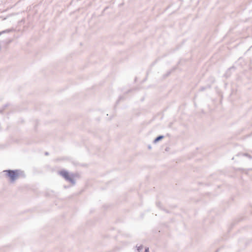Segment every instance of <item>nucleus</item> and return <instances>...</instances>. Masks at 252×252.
Here are the masks:
<instances>
[{
    "label": "nucleus",
    "mask_w": 252,
    "mask_h": 252,
    "mask_svg": "<svg viewBox=\"0 0 252 252\" xmlns=\"http://www.w3.org/2000/svg\"><path fill=\"white\" fill-rule=\"evenodd\" d=\"M59 174L63 177L66 181L69 182L72 185H75V181L74 180V175L73 174L70 175L69 173L65 170L60 171Z\"/></svg>",
    "instance_id": "obj_1"
},
{
    "label": "nucleus",
    "mask_w": 252,
    "mask_h": 252,
    "mask_svg": "<svg viewBox=\"0 0 252 252\" xmlns=\"http://www.w3.org/2000/svg\"><path fill=\"white\" fill-rule=\"evenodd\" d=\"M4 171L7 173L6 175L10 178L11 182H14L18 179L20 171L19 170H7Z\"/></svg>",
    "instance_id": "obj_2"
},
{
    "label": "nucleus",
    "mask_w": 252,
    "mask_h": 252,
    "mask_svg": "<svg viewBox=\"0 0 252 252\" xmlns=\"http://www.w3.org/2000/svg\"><path fill=\"white\" fill-rule=\"evenodd\" d=\"M164 138V136H162V135H159L158 136L154 141V143H157L158 142L159 140H161L162 139H163Z\"/></svg>",
    "instance_id": "obj_3"
},
{
    "label": "nucleus",
    "mask_w": 252,
    "mask_h": 252,
    "mask_svg": "<svg viewBox=\"0 0 252 252\" xmlns=\"http://www.w3.org/2000/svg\"><path fill=\"white\" fill-rule=\"evenodd\" d=\"M239 155H241V154H239L237 155V156H239ZM242 155H243L244 156H246L250 159L252 158V157L250 155H249L248 154H242Z\"/></svg>",
    "instance_id": "obj_4"
},
{
    "label": "nucleus",
    "mask_w": 252,
    "mask_h": 252,
    "mask_svg": "<svg viewBox=\"0 0 252 252\" xmlns=\"http://www.w3.org/2000/svg\"><path fill=\"white\" fill-rule=\"evenodd\" d=\"M137 251L139 252H140L143 249V246L142 245H140L139 247H137Z\"/></svg>",
    "instance_id": "obj_5"
},
{
    "label": "nucleus",
    "mask_w": 252,
    "mask_h": 252,
    "mask_svg": "<svg viewBox=\"0 0 252 252\" xmlns=\"http://www.w3.org/2000/svg\"><path fill=\"white\" fill-rule=\"evenodd\" d=\"M170 73H171V72H170H170H167V74H166V75H164V77H168V76H169V74Z\"/></svg>",
    "instance_id": "obj_6"
},
{
    "label": "nucleus",
    "mask_w": 252,
    "mask_h": 252,
    "mask_svg": "<svg viewBox=\"0 0 252 252\" xmlns=\"http://www.w3.org/2000/svg\"><path fill=\"white\" fill-rule=\"evenodd\" d=\"M144 252H149V248H146Z\"/></svg>",
    "instance_id": "obj_7"
},
{
    "label": "nucleus",
    "mask_w": 252,
    "mask_h": 252,
    "mask_svg": "<svg viewBox=\"0 0 252 252\" xmlns=\"http://www.w3.org/2000/svg\"><path fill=\"white\" fill-rule=\"evenodd\" d=\"M45 154V155H48V152H46Z\"/></svg>",
    "instance_id": "obj_8"
},
{
    "label": "nucleus",
    "mask_w": 252,
    "mask_h": 252,
    "mask_svg": "<svg viewBox=\"0 0 252 252\" xmlns=\"http://www.w3.org/2000/svg\"><path fill=\"white\" fill-rule=\"evenodd\" d=\"M234 69V67H231V68H230V70Z\"/></svg>",
    "instance_id": "obj_9"
},
{
    "label": "nucleus",
    "mask_w": 252,
    "mask_h": 252,
    "mask_svg": "<svg viewBox=\"0 0 252 252\" xmlns=\"http://www.w3.org/2000/svg\"><path fill=\"white\" fill-rule=\"evenodd\" d=\"M2 32H0V35L1 34Z\"/></svg>",
    "instance_id": "obj_10"
},
{
    "label": "nucleus",
    "mask_w": 252,
    "mask_h": 252,
    "mask_svg": "<svg viewBox=\"0 0 252 252\" xmlns=\"http://www.w3.org/2000/svg\"><path fill=\"white\" fill-rule=\"evenodd\" d=\"M1 111V110H0V112Z\"/></svg>",
    "instance_id": "obj_11"
}]
</instances>
